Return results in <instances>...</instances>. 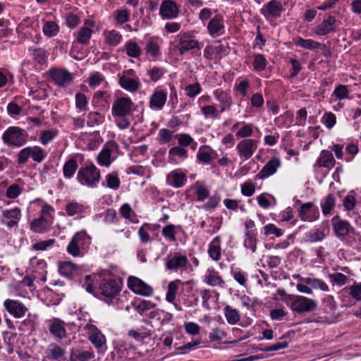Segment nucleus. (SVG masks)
I'll use <instances>...</instances> for the list:
<instances>
[{
  "label": "nucleus",
  "mask_w": 361,
  "mask_h": 361,
  "mask_svg": "<svg viewBox=\"0 0 361 361\" xmlns=\"http://www.w3.org/2000/svg\"><path fill=\"white\" fill-rule=\"evenodd\" d=\"M134 103L128 96L118 97L113 102L111 115L118 128L127 129L131 123Z\"/></svg>",
  "instance_id": "obj_1"
},
{
  "label": "nucleus",
  "mask_w": 361,
  "mask_h": 361,
  "mask_svg": "<svg viewBox=\"0 0 361 361\" xmlns=\"http://www.w3.org/2000/svg\"><path fill=\"white\" fill-rule=\"evenodd\" d=\"M54 209L47 203L40 205V215L33 219L30 224V228L35 233H45L51 229L53 221L52 213Z\"/></svg>",
  "instance_id": "obj_2"
},
{
  "label": "nucleus",
  "mask_w": 361,
  "mask_h": 361,
  "mask_svg": "<svg viewBox=\"0 0 361 361\" xmlns=\"http://www.w3.org/2000/svg\"><path fill=\"white\" fill-rule=\"evenodd\" d=\"M295 278L298 279L297 290L302 293L312 295L313 289L323 292L329 291L327 283L322 279L316 278L313 274H310L307 277H302L300 275L295 274Z\"/></svg>",
  "instance_id": "obj_3"
},
{
  "label": "nucleus",
  "mask_w": 361,
  "mask_h": 361,
  "mask_svg": "<svg viewBox=\"0 0 361 361\" xmlns=\"http://www.w3.org/2000/svg\"><path fill=\"white\" fill-rule=\"evenodd\" d=\"M91 243V237L85 231L77 232L69 242L66 251L74 257H82Z\"/></svg>",
  "instance_id": "obj_4"
},
{
  "label": "nucleus",
  "mask_w": 361,
  "mask_h": 361,
  "mask_svg": "<svg viewBox=\"0 0 361 361\" xmlns=\"http://www.w3.org/2000/svg\"><path fill=\"white\" fill-rule=\"evenodd\" d=\"M99 291L101 295L105 297V301L107 303H112L117 305L118 309H122L123 306L118 305L117 302L120 298H116V296L121 290V282L114 279H104L99 283Z\"/></svg>",
  "instance_id": "obj_5"
},
{
  "label": "nucleus",
  "mask_w": 361,
  "mask_h": 361,
  "mask_svg": "<svg viewBox=\"0 0 361 361\" xmlns=\"http://www.w3.org/2000/svg\"><path fill=\"white\" fill-rule=\"evenodd\" d=\"M100 178V171L94 164L81 167L77 173L78 181L82 185L91 188L98 185Z\"/></svg>",
  "instance_id": "obj_6"
},
{
  "label": "nucleus",
  "mask_w": 361,
  "mask_h": 361,
  "mask_svg": "<svg viewBox=\"0 0 361 361\" xmlns=\"http://www.w3.org/2000/svg\"><path fill=\"white\" fill-rule=\"evenodd\" d=\"M47 157V152L39 146H30L22 149L18 154L19 164H25L30 157L37 163H42Z\"/></svg>",
  "instance_id": "obj_7"
},
{
  "label": "nucleus",
  "mask_w": 361,
  "mask_h": 361,
  "mask_svg": "<svg viewBox=\"0 0 361 361\" xmlns=\"http://www.w3.org/2000/svg\"><path fill=\"white\" fill-rule=\"evenodd\" d=\"M4 143L20 147L26 142V133L18 127H9L2 135Z\"/></svg>",
  "instance_id": "obj_8"
},
{
  "label": "nucleus",
  "mask_w": 361,
  "mask_h": 361,
  "mask_svg": "<svg viewBox=\"0 0 361 361\" xmlns=\"http://www.w3.org/2000/svg\"><path fill=\"white\" fill-rule=\"evenodd\" d=\"M52 82L60 87H65L71 85L73 78L72 74L66 69L52 68L47 73Z\"/></svg>",
  "instance_id": "obj_9"
},
{
  "label": "nucleus",
  "mask_w": 361,
  "mask_h": 361,
  "mask_svg": "<svg viewBox=\"0 0 361 361\" xmlns=\"http://www.w3.org/2000/svg\"><path fill=\"white\" fill-rule=\"evenodd\" d=\"M22 218V212L19 207H16L10 209H4L0 218L1 224L8 229L18 227Z\"/></svg>",
  "instance_id": "obj_10"
},
{
  "label": "nucleus",
  "mask_w": 361,
  "mask_h": 361,
  "mask_svg": "<svg viewBox=\"0 0 361 361\" xmlns=\"http://www.w3.org/2000/svg\"><path fill=\"white\" fill-rule=\"evenodd\" d=\"M180 13V6L173 0H163L159 7V16L163 20L177 18Z\"/></svg>",
  "instance_id": "obj_11"
},
{
  "label": "nucleus",
  "mask_w": 361,
  "mask_h": 361,
  "mask_svg": "<svg viewBox=\"0 0 361 361\" xmlns=\"http://www.w3.org/2000/svg\"><path fill=\"white\" fill-rule=\"evenodd\" d=\"M128 286L133 293L142 296H151L154 292L152 286L140 279L133 276L128 279Z\"/></svg>",
  "instance_id": "obj_12"
},
{
  "label": "nucleus",
  "mask_w": 361,
  "mask_h": 361,
  "mask_svg": "<svg viewBox=\"0 0 361 361\" xmlns=\"http://www.w3.org/2000/svg\"><path fill=\"white\" fill-rule=\"evenodd\" d=\"M85 328L90 331L88 339L97 348L98 353L103 351L104 347L106 345V338L104 335L92 324H86Z\"/></svg>",
  "instance_id": "obj_13"
},
{
  "label": "nucleus",
  "mask_w": 361,
  "mask_h": 361,
  "mask_svg": "<svg viewBox=\"0 0 361 361\" xmlns=\"http://www.w3.org/2000/svg\"><path fill=\"white\" fill-rule=\"evenodd\" d=\"M283 8L282 4L277 0H271L264 4L261 9V13L268 20H272L280 17Z\"/></svg>",
  "instance_id": "obj_14"
},
{
  "label": "nucleus",
  "mask_w": 361,
  "mask_h": 361,
  "mask_svg": "<svg viewBox=\"0 0 361 361\" xmlns=\"http://www.w3.org/2000/svg\"><path fill=\"white\" fill-rule=\"evenodd\" d=\"M258 141L253 139H245L241 140L236 147L237 151L244 160L250 159L256 151Z\"/></svg>",
  "instance_id": "obj_15"
},
{
  "label": "nucleus",
  "mask_w": 361,
  "mask_h": 361,
  "mask_svg": "<svg viewBox=\"0 0 361 361\" xmlns=\"http://www.w3.org/2000/svg\"><path fill=\"white\" fill-rule=\"evenodd\" d=\"M298 216L304 221L312 222L319 218V212L312 202H307L300 206Z\"/></svg>",
  "instance_id": "obj_16"
},
{
  "label": "nucleus",
  "mask_w": 361,
  "mask_h": 361,
  "mask_svg": "<svg viewBox=\"0 0 361 361\" xmlns=\"http://www.w3.org/2000/svg\"><path fill=\"white\" fill-rule=\"evenodd\" d=\"M4 307L15 318L23 317L28 310L23 303L11 299L5 300Z\"/></svg>",
  "instance_id": "obj_17"
},
{
  "label": "nucleus",
  "mask_w": 361,
  "mask_h": 361,
  "mask_svg": "<svg viewBox=\"0 0 361 361\" xmlns=\"http://www.w3.org/2000/svg\"><path fill=\"white\" fill-rule=\"evenodd\" d=\"M134 71L129 70L127 74H123L119 77V85L121 87L130 92H135L138 90L141 83L138 78H133L130 75H133Z\"/></svg>",
  "instance_id": "obj_18"
},
{
  "label": "nucleus",
  "mask_w": 361,
  "mask_h": 361,
  "mask_svg": "<svg viewBox=\"0 0 361 361\" xmlns=\"http://www.w3.org/2000/svg\"><path fill=\"white\" fill-rule=\"evenodd\" d=\"M189 265L188 257L180 252H174L171 258L166 262V268L169 270L178 271L185 269Z\"/></svg>",
  "instance_id": "obj_19"
},
{
  "label": "nucleus",
  "mask_w": 361,
  "mask_h": 361,
  "mask_svg": "<svg viewBox=\"0 0 361 361\" xmlns=\"http://www.w3.org/2000/svg\"><path fill=\"white\" fill-rule=\"evenodd\" d=\"M116 148L117 145L114 142L106 143L97 156V163L102 166L109 167L113 161L111 153Z\"/></svg>",
  "instance_id": "obj_20"
},
{
  "label": "nucleus",
  "mask_w": 361,
  "mask_h": 361,
  "mask_svg": "<svg viewBox=\"0 0 361 361\" xmlns=\"http://www.w3.org/2000/svg\"><path fill=\"white\" fill-rule=\"evenodd\" d=\"M315 300L305 296L295 295V311L299 313L309 312L317 308Z\"/></svg>",
  "instance_id": "obj_21"
},
{
  "label": "nucleus",
  "mask_w": 361,
  "mask_h": 361,
  "mask_svg": "<svg viewBox=\"0 0 361 361\" xmlns=\"http://www.w3.org/2000/svg\"><path fill=\"white\" fill-rule=\"evenodd\" d=\"M166 182L171 187L180 188L186 184L187 176L181 170L176 169L167 174Z\"/></svg>",
  "instance_id": "obj_22"
},
{
  "label": "nucleus",
  "mask_w": 361,
  "mask_h": 361,
  "mask_svg": "<svg viewBox=\"0 0 361 361\" xmlns=\"http://www.w3.org/2000/svg\"><path fill=\"white\" fill-rule=\"evenodd\" d=\"M214 96L219 103L220 113H223L231 109L233 104V101L229 92L218 89L214 92Z\"/></svg>",
  "instance_id": "obj_23"
},
{
  "label": "nucleus",
  "mask_w": 361,
  "mask_h": 361,
  "mask_svg": "<svg viewBox=\"0 0 361 361\" xmlns=\"http://www.w3.org/2000/svg\"><path fill=\"white\" fill-rule=\"evenodd\" d=\"M336 18L333 16H329L320 24L314 27V32L319 36L326 35L330 32H335L336 30Z\"/></svg>",
  "instance_id": "obj_24"
},
{
  "label": "nucleus",
  "mask_w": 361,
  "mask_h": 361,
  "mask_svg": "<svg viewBox=\"0 0 361 361\" xmlns=\"http://www.w3.org/2000/svg\"><path fill=\"white\" fill-rule=\"evenodd\" d=\"M94 26V22L92 20H86L84 26L81 27L77 34V42L79 44L87 45L89 44L92 37V30L91 27Z\"/></svg>",
  "instance_id": "obj_25"
},
{
  "label": "nucleus",
  "mask_w": 361,
  "mask_h": 361,
  "mask_svg": "<svg viewBox=\"0 0 361 361\" xmlns=\"http://www.w3.org/2000/svg\"><path fill=\"white\" fill-rule=\"evenodd\" d=\"M167 99V92L156 89L149 99V107L152 110H161Z\"/></svg>",
  "instance_id": "obj_26"
},
{
  "label": "nucleus",
  "mask_w": 361,
  "mask_h": 361,
  "mask_svg": "<svg viewBox=\"0 0 361 361\" xmlns=\"http://www.w3.org/2000/svg\"><path fill=\"white\" fill-rule=\"evenodd\" d=\"M331 221L333 230L338 238H342L348 234L350 228H351L348 221L340 219L338 216H334L331 219Z\"/></svg>",
  "instance_id": "obj_27"
},
{
  "label": "nucleus",
  "mask_w": 361,
  "mask_h": 361,
  "mask_svg": "<svg viewBox=\"0 0 361 361\" xmlns=\"http://www.w3.org/2000/svg\"><path fill=\"white\" fill-rule=\"evenodd\" d=\"M195 49L198 50L200 49L198 41L185 35L180 37V42L178 45V49L180 54L183 55L185 52Z\"/></svg>",
  "instance_id": "obj_28"
},
{
  "label": "nucleus",
  "mask_w": 361,
  "mask_h": 361,
  "mask_svg": "<svg viewBox=\"0 0 361 361\" xmlns=\"http://www.w3.org/2000/svg\"><path fill=\"white\" fill-rule=\"evenodd\" d=\"M218 157V154L207 145H202L197 153V160L203 164H209L213 159Z\"/></svg>",
  "instance_id": "obj_29"
},
{
  "label": "nucleus",
  "mask_w": 361,
  "mask_h": 361,
  "mask_svg": "<svg viewBox=\"0 0 361 361\" xmlns=\"http://www.w3.org/2000/svg\"><path fill=\"white\" fill-rule=\"evenodd\" d=\"M225 51L226 47L222 44L208 45L204 50V57L210 61L220 60Z\"/></svg>",
  "instance_id": "obj_30"
},
{
  "label": "nucleus",
  "mask_w": 361,
  "mask_h": 361,
  "mask_svg": "<svg viewBox=\"0 0 361 361\" xmlns=\"http://www.w3.org/2000/svg\"><path fill=\"white\" fill-rule=\"evenodd\" d=\"M224 29V22L223 17L220 15H216L212 18L207 25L209 34L215 37L218 36L220 32Z\"/></svg>",
  "instance_id": "obj_31"
},
{
  "label": "nucleus",
  "mask_w": 361,
  "mask_h": 361,
  "mask_svg": "<svg viewBox=\"0 0 361 361\" xmlns=\"http://www.w3.org/2000/svg\"><path fill=\"white\" fill-rule=\"evenodd\" d=\"M79 271V267L71 261H64L59 264V274L66 278L73 277L78 274Z\"/></svg>",
  "instance_id": "obj_32"
},
{
  "label": "nucleus",
  "mask_w": 361,
  "mask_h": 361,
  "mask_svg": "<svg viewBox=\"0 0 361 361\" xmlns=\"http://www.w3.org/2000/svg\"><path fill=\"white\" fill-rule=\"evenodd\" d=\"M49 330L51 335L59 340L66 337L65 323L59 319H54L51 322Z\"/></svg>",
  "instance_id": "obj_33"
},
{
  "label": "nucleus",
  "mask_w": 361,
  "mask_h": 361,
  "mask_svg": "<svg viewBox=\"0 0 361 361\" xmlns=\"http://www.w3.org/2000/svg\"><path fill=\"white\" fill-rule=\"evenodd\" d=\"M280 166V161L274 157L271 159L262 168L261 171L258 173V177L260 179L266 178L276 173L278 167Z\"/></svg>",
  "instance_id": "obj_34"
},
{
  "label": "nucleus",
  "mask_w": 361,
  "mask_h": 361,
  "mask_svg": "<svg viewBox=\"0 0 361 361\" xmlns=\"http://www.w3.org/2000/svg\"><path fill=\"white\" fill-rule=\"evenodd\" d=\"M343 300L345 298L350 296L356 301H361V283L355 282L352 286H347L341 290Z\"/></svg>",
  "instance_id": "obj_35"
},
{
  "label": "nucleus",
  "mask_w": 361,
  "mask_h": 361,
  "mask_svg": "<svg viewBox=\"0 0 361 361\" xmlns=\"http://www.w3.org/2000/svg\"><path fill=\"white\" fill-rule=\"evenodd\" d=\"M336 160L334 158L332 153L328 150H322L319 154L316 164L319 167H324L331 169L335 166Z\"/></svg>",
  "instance_id": "obj_36"
},
{
  "label": "nucleus",
  "mask_w": 361,
  "mask_h": 361,
  "mask_svg": "<svg viewBox=\"0 0 361 361\" xmlns=\"http://www.w3.org/2000/svg\"><path fill=\"white\" fill-rule=\"evenodd\" d=\"M66 350L56 343H50L46 350V357L49 360H59L65 355Z\"/></svg>",
  "instance_id": "obj_37"
},
{
  "label": "nucleus",
  "mask_w": 361,
  "mask_h": 361,
  "mask_svg": "<svg viewBox=\"0 0 361 361\" xmlns=\"http://www.w3.org/2000/svg\"><path fill=\"white\" fill-rule=\"evenodd\" d=\"M208 254L214 261H219L221 257V238L215 237L209 243Z\"/></svg>",
  "instance_id": "obj_38"
},
{
  "label": "nucleus",
  "mask_w": 361,
  "mask_h": 361,
  "mask_svg": "<svg viewBox=\"0 0 361 361\" xmlns=\"http://www.w3.org/2000/svg\"><path fill=\"white\" fill-rule=\"evenodd\" d=\"M94 357V352L89 350H72L70 359L71 361H88Z\"/></svg>",
  "instance_id": "obj_39"
},
{
  "label": "nucleus",
  "mask_w": 361,
  "mask_h": 361,
  "mask_svg": "<svg viewBox=\"0 0 361 361\" xmlns=\"http://www.w3.org/2000/svg\"><path fill=\"white\" fill-rule=\"evenodd\" d=\"M183 284L184 283L180 279L171 281L168 284L166 299L169 302L173 303L176 300V293L179 287Z\"/></svg>",
  "instance_id": "obj_40"
},
{
  "label": "nucleus",
  "mask_w": 361,
  "mask_h": 361,
  "mask_svg": "<svg viewBox=\"0 0 361 361\" xmlns=\"http://www.w3.org/2000/svg\"><path fill=\"white\" fill-rule=\"evenodd\" d=\"M104 35L105 42L111 47H116L123 39L121 34L115 30L105 31Z\"/></svg>",
  "instance_id": "obj_41"
},
{
  "label": "nucleus",
  "mask_w": 361,
  "mask_h": 361,
  "mask_svg": "<svg viewBox=\"0 0 361 361\" xmlns=\"http://www.w3.org/2000/svg\"><path fill=\"white\" fill-rule=\"evenodd\" d=\"M78 164L75 159L71 158L67 160L63 167V176L67 179H71L73 177L77 169Z\"/></svg>",
  "instance_id": "obj_42"
},
{
  "label": "nucleus",
  "mask_w": 361,
  "mask_h": 361,
  "mask_svg": "<svg viewBox=\"0 0 361 361\" xmlns=\"http://www.w3.org/2000/svg\"><path fill=\"white\" fill-rule=\"evenodd\" d=\"M224 310L225 317L229 324L233 325L240 321V315L236 309L233 308L230 305H226Z\"/></svg>",
  "instance_id": "obj_43"
},
{
  "label": "nucleus",
  "mask_w": 361,
  "mask_h": 361,
  "mask_svg": "<svg viewBox=\"0 0 361 361\" xmlns=\"http://www.w3.org/2000/svg\"><path fill=\"white\" fill-rule=\"evenodd\" d=\"M257 242V233L245 232L243 245L245 248L251 250L252 252H255Z\"/></svg>",
  "instance_id": "obj_44"
},
{
  "label": "nucleus",
  "mask_w": 361,
  "mask_h": 361,
  "mask_svg": "<svg viewBox=\"0 0 361 361\" xmlns=\"http://www.w3.org/2000/svg\"><path fill=\"white\" fill-rule=\"evenodd\" d=\"M336 200L333 195L326 196L321 202L322 213L324 215L329 214L335 207Z\"/></svg>",
  "instance_id": "obj_45"
},
{
  "label": "nucleus",
  "mask_w": 361,
  "mask_h": 361,
  "mask_svg": "<svg viewBox=\"0 0 361 361\" xmlns=\"http://www.w3.org/2000/svg\"><path fill=\"white\" fill-rule=\"evenodd\" d=\"M105 117L103 114L97 111H91L87 115V124L90 127L99 126L104 122Z\"/></svg>",
  "instance_id": "obj_46"
},
{
  "label": "nucleus",
  "mask_w": 361,
  "mask_h": 361,
  "mask_svg": "<svg viewBox=\"0 0 361 361\" xmlns=\"http://www.w3.org/2000/svg\"><path fill=\"white\" fill-rule=\"evenodd\" d=\"M126 54L131 58H138L142 53V49L139 45L134 42L128 41L125 44Z\"/></svg>",
  "instance_id": "obj_47"
},
{
  "label": "nucleus",
  "mask_w": 361,
  "mask_h": 361,
  "mask_svg": "<svg viewBox=\"0 0 361 361\" xmlns=\"http://www.w3.org/2000/svg\"><path fill=\"white\" fill-rule=\"evenodd\" d=\"M324 231V228L313 229L306 233V240L312 243L321 241L325 237Z\"/></svg>",
  "instance_id": "obj_48"
},
{
  "label": "nucleus",
  "mask_w": 361,
  "mask_h": 361,
  "mask_svg": "<svg viewBox=\"0 0 361 361\" xmlns=\"http://www.w3.org/2000/svg\"><path fill=\"white\" fill-rule=\"evenodd\" d=\"M204 281L212 286H223L225 283L222 278L219 276L216 272H210L207 274L204 277Z\"/></svg>",
  "instance_id": "obj_49"
},
{
  "label": "nucleus",
  "mask_w": 361,
  "mask_h": 361,
  "mask_svg": "<svg viewBox=\"0 0 361 361\" xmlns=\"http://www.w3.org/2000/svg\"><path fill=\"white\" fill-rule=\"evenodd\" d=\"M85 209L82 204L76 202H69L66 206V212L70 216L85 212Z\"/></svg>",
  "instance_id": "obj_50"
},
{
  "label": "nucleus",
  "mask_w": 361,
  "mask_h": 361,
  "mask_svg": "<svg viewBox=\"0 0 361 361\" xmlns=\"http://www.w3.org/2000/svg\"><path fill=\"white\" fill-rule=\"evenodd\" d=\"M350 92V90L348 85H338L336 86L332 95L338 100H343L348 98Z\"/></svg>",
  "instance_id": "obj_51"
},
{
  "label": "nucleus",
  "mask_w": 361,
  "mask_h": 361,
  "mask_svg": "<svg viewBox=\"0 0 361 361\" xmlns=\"http://www.w3.org/2000/svg\"><path fill=\"white\" fill-rule=\"evenodd\" d=\"M197 201L203 202L209 196V190L200 181L195 183Z\"/></svg>",
  "instance_id": "obj_52"
},
{
  "label": "nucleus",
  "mask_w": 361,
  "mask_h": 361,
  "mask_svg": "<svg viewBox=\"0 0 361 361\" xmlns=\"http://www.w3.org/2000/svg\"><path fill=\"white\" fill-rule=\"evenodd\" d=\"M59 31L58 25L54 21L46 22L43 27L44 34L49 37L56 36Z\"/></svg>",
  "instance_id": "obj_53"
},
{
  "label": "nucleus",
  "mask_w": 361,
  "mask_h": 361,
  "mask_svg": "<svg viewBox=\"0 0 361 361\" xmlns=\"http://www.w3.org/2000/svg\"><path fill=\"white\" fill-rule=\"evenodd\" d=\"M145 49L147 54L153 59H157L161 54L158 44L153 40L147 42Z\"/></svg>",
  "instance_id": "obj_54"
},
{
  "label": "nucleus",
  "mask_w": 361,
  "mask_h": 361,
  "mask_svg": "<svg viewBox=\"0 0 361 361\" xmlns=\"http://www.w3.org/2000/svg\"><path fill=\"white\" fill-rule=\"evenodd\" d=\"M178 227H179V226H176L171 224L166 225L162 229V231H161L162 235L166 239H168L172 242L176 241L175 230L176 228H178Z\"/></svg>",
  "instance_id": "obj_55"
},
{
  "label": "nucleus",
  "mask_w": 361,
  "mask_h": 361,
  "mask_svg": "<svg viewBox=\"0 0 361 361\" xmlns=\"http://www.w3.org/2000/svg\"><path fill=\"white\" fill-rule=\"evenodd\" d=\"M154 303L150 300H141L137 304L135 305V310L140 314H143L147 310L154 307Z\"/></svg>",
  "instance_id": "obj_56"
},
{
  "label": "nucleus",
  "mask_w": 361,
  "mask_h": 361,
  "mask_svg": "<svg viewBox=\"0 0 361 361\" xmlns=\"http://www.w3.org/2000/svg\"><path fill=\"white\" fill-rule=\"evenodd\" d=\"M165 73V70L162 68L154 66L152 68L147 71V75L149 76L150 79L157 82L160 80Z\"/></svg>",
  "instance_id": "obj_57"
},
{
  "label": "nucleus",
  "mask_w": 361,
  "mask_h": 361,
  "mask_svg": "<svg viewBox=\"0 0 361 361\" xmlns=\"http://www.w3.org/2000/svg\"><path fill=\"white\" fill-rule=\"evenodd\" d=\"M201 113L205 118H216L218 116V110L215 105H206L201 108Z\"/></svg>",
  "instance_id": "obj_58"
},
{
  "label": "nucleus",
  "mask_w": 361,
  "mask_h": 361,
  "mask_svg": "<svg viewBox=\"0 0 361 361\" xmlns=\"http://www.w3.org/2000/svg\"><path fill=\"white\" fill-rule=\"evenodd\" d=\"M106 185L108 188L117 190L120 187V180L116 173H109L106 176Z\"/></svg>",
  "instance_id": "obj_59"
},
{
  "label": "nucleus",
  "mask_w": 361,
  "mask_h": 361,
  "mask_svg": "<svg viewBox=\"0 0 361 361\" xmlns=\"http://www.w3.org/2000/svg\"><path fill=\"white\" fill-rule=\"evenodd\" d=\"M267 60L264 56L260 54L255 55L253 61V68L257 71H262L266 68Z\"/></svg>",
  "instance_id": "obj_60"
},
{
  "label": "nucleus",
  "mask_w": 361,
  "mask_h": 361,
  "mask_svg": "<svg viewBox=\"0 0 361 361\" xmlns=\"http://www.w3.org/2000/svg\"><path fill=\"white\" fill-rule=\"evenodd\" d=\"M104 80V75L99 72L92 73L88 80V85L92 88H95Z\"/></svg>",
  "instance_id": "obj_61"
},
{
  "label": "nucleus",
  "mask_w": 361,
  "mask_h": 361,
  "mask_svg": "<svg viewBox=\"0 0 361 361\" xmlns=\"http://www.w3.org/2000/svg\"><path fill=\"white\" fill-rule=\"evenodd\" d=\"M57 133L54 130H48L42 131L39 136V142L43 145H47L49 142L54 139Z\"/></svg>",
  "instance_id": "obj_62"
},
{
  "label": "nucleus",
  "mask_w": 361,
  "mask_h": 361,
  "mask_svg": "<svg viewBox=\"0 0 361 361\" xmlns=\"http://www.w3.org/2000/svg\"><path fill=\"white\" fill-rule=\"evenodd\" d=\"M329 279L332 283H334L340 286L347 283L348 278L345 274L336 272L329 275Z\"/></svg>",
  "instance_id": "obj_63"
},
{
  "label": "nucleus",
  "mask_w": 361,
  "mask_h": 361,
  "mask_svg": "<svg viewBox=\"0 0 361 361\" xmlns=\"http://www.w3.org/2000/svg\"><path fill=\"white\" fill-rule=\"evenodd\" d=\"M47 56L46 51L42 49L39 48L32 50L33 59L39 64H43L46 61Z\"/></svg>",
  "instance_id": "obj_64"
}]
</instances>
